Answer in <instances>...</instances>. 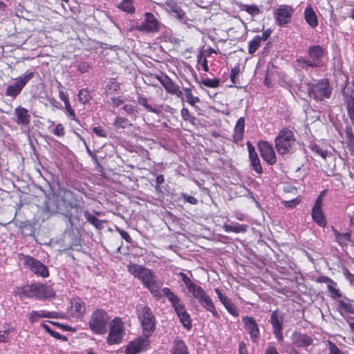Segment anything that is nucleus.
I'll use <instances>...</instances> for the list:
<instances>
[{
  "mask_svg": "<svg viewBox=\"0 0 354 354\" xmlns=\"http://www.w3.org/2000/svg\"><path fill=\"white\" fill-rule=\"evenodd\" d=\"M171 12L172 15L179 20L183 19L185 15V12L177 4H173L171 6Z\"/></svg>",
  "mask_w": 354,
  "mask_h": 354,
  "instance_id": "obj_40",
  "label": "nucleus"
},
{
  "mask_svg": "<svg viewBox=\"0 0 354 354\" xmlns=\"http://www.w3.org/2000/svg\"><path fill=\"white\" fill-rule=\"evenodd\" d=\"M261 44L260 35H257L249 42L248 53L253 54L259 47Z\"/></svg>",
  "mask_w": 354,
  "mask_h": 354,
  "instance_id": "obj_38",
  "label": "nucleus"
},
{
  "mask_svg": "<svg viewBox=\"0 0 354 354\" xmlns=\"http://www.w3.org/2000/svg\"><path fill=\"white\" fill-rule=\"evenodd\" d=\"M90 68V64L87 62H82L79 64L77 69L82 73H86Z\"/></svg>",
  "mask_w": 354,
  "mask_h": 354,
  "instance_id": "obj_55",
  "label": "nucleus"
},
{
  "mask_svg": "<svg viewBox=\"0 0 354 354\" xmlns=\"http://www.w3.org/2000/svg\"><path fill=\"white\" fill-rule=\"evenodd\" d=\"M343 187V183L339 174H333V188L340 189Z\"/></svg>",
  "mask_w": 354,
  "mask_h": 354,
  "instance_id": "obj_52",
  "label": "nucleus"
},
{
  "mask_svg": "<svg viewBox=\"0 0 354 354\" xmlns=\"http://www.w3.org/2000/svg\"><path fill=\"white\" fill-rule=\"evenodd\" d=\"M161 26L160 22L156 17L151 12L145 13V19L140 23H136L135 29L147 33H155L160 31Z\"/></svg>",
  "mask_w": 354,
  "mask_h": 354,
  "instance_id": "obj_8",
  "label": "nucleus"
},
{
  "mask_svg": "<svg viewBox=\"0 0 354 354\" xmlns=\"http://www.w3.org/2000/svg\"><path fill=\"white\" fill-rule=\"evenodd\" d=\"M20 294L26 297L37 299L50 298L55 295V291L50 286L43 283L24 286L21 288Z\"/></svg>",
  "mask_w": 354,
  "mask_h": 354,
  "instance_id": "obj_5",
  "label": "nucleus"
},
{
  "mask_svg": "<svg viewBox=\"0 0 354 354\" xmlns=\"http://www.w3.org/2000/svg\"><path fill=\"white\" fill-rule=\"evenodd\" d=\"M202 84L209 88H216L219 85V80L218 78L205 79L202 80Z\"/></svg>",
  "mask_w": 354,
  "mask_h": 354,
  "instance_id": "obj_45",
  "label": "nucleus"
},
{
  "mask_svg": "<svg viewBox=\"0 0 354 354\" xmlns=\"http://www.w3.org/2000/svg\"><path fill=\"white\" fill-rule=\"evenodd\" d=\"M310 57L318 59L324 55V49L319 46L310 47L308 50Z\"/></svg>",
  "mask_w": 354,
  "mask_h": 354,
  "instance_id": "obj_36",
  "label": "nucleus"
},
{
  "mask_svg": "<svg viewBox=\"0 0 354 354\" xmlns=\"http://www.w3.org/2000/svg\"><path fill=\"white\" fill-rule=\"evenodd\" d=\"M138 102L140 105L143 106L147 111L149 112H152L156 114H159L160 113V109L158 108H153L148 104L147 99L145 97L141 95L139 96L138 97Z\"/></svg>",
  "mask_w": 354,
  "mask_h": 354,
  "instance_id": "obj_34",
  "label": "nucleus"
},
{
  "mask_svg": "<svg viewBox=\"0 0 354 354\" xmlns=\"http://www.w3.org/2000/svg\"><path fill=\"white\" fill-rule=\"evenodd\" d=\"M292 341L297 346L304 347L310 346L313 342V339L310 337L297 332L292 333Z\"/></svg>",
  "mask_w": 354,
  "mask_h": 354,
  "instance_id": "obj_23",
  "label": "nucleus"
},
{
  "mask_svg": "<svg viewBox=\"0 0 354 354\" xmlns=\"http://www.w3.org/2000/svg\"><path fill=\"white\" fill-rule=\"evenodd\" d=\"M227 311L233 316L238 317L239 311L236 306L230 300L225 306Z\"/></svg>",
  "mask_w": 354,
  "mask_h": 354,
  "instance_id": "obj_46",
  "label": "nucleus"
},
{
  "mask_svg": "<svg viewBox=\"0 0 354 354\" xmlns=\"http://www.w3.org/2000/svg\"><path fill=\"white\" fill-rule=\"evenodd\" d=\"M124 336V326L122 320L116 317L110 325V330L107 337V343L110 345L119 344Z\"/></svg>",
  "mask_w": 354,
  "mask_h": 354,
  "instance_id": "obj_11",
  "label": "nucleus"
},
{
  "mask_svg": "<svg viewBox=\"0 0 354 354\" xmlns=\"http://www.w3.org/2000/svg\"><path fill=\"white\" fill-rule=\"evenodd\" d=\"M239 73H240V68L239 66H236L231 69L230 80H231L232 84L235 87H241L239 86L240 82H239V77H238Z\"/></svg>",
  "mask_w": 354,
  "mask_h": 354,
  "instance_id": "obj_39",
  "label": "nucleus"
},
{
  "mask_svg": "<svg viewBox=\"0 0 354 354\" xmlns=\"http://www.w3.org/2000/svg\"><path fill=\"white\" fill-rule=\"evenodd\" d=\"M178 317L180 319V322L182 324L187 328L190 329L192 328V322L190 319L189 315L186 311V309L184 308L183 310H181L176 313Z\"/></svg>",
  "mask_w": 354,
  "mask_h": 354,
  "instance_id": "obj_30",
  "label": "nucleus"
},
{
  "mask_svg": "<svg viewBox=\"0 0 354 354\" xmlns=\"http://www.w3.org/2000/svg\"><path fill=\"white\" fill-rule=\"evenodd\" d=\"M242 321L251 340L256 342L259 337V329L256 320L252 317L245 316L243 317Z\"/></svg>",
  "mask_w": 354,
  "mask_h": 354,
  "instance_id": "obj_18",
  "label": "nucleus"
},
{
  "mask_svg": "<svg viewBox=\"0 0 354 354\" xmlns=\"http://www.w3.org/2000/svg\"><path fill=\"white\" fill-rule=\"evenodd\" d=\"M91 99V96L86 88L81 89L78 93V100L82 104H85Z\"/></svg>",
  "mask_w": 354,
  "mask_h": 354,
  "instance_id": "obj_42",
  "label": "nucleus"
},
{
  "mask_svg": "<svg viewBox=\"0 0 354 354\" xmlns=\"http://www.w3.org/2000/svg\"><path fill=\"white\" fill-rule=\"evenodd\" d=\"M346 136L349 143L354 145V135L348 128L346 129Z\"/></svg>",
  "mask_w": 354,
  "mask_h": 354,
  "instance_id": "obj_63",
  "label": "nucleus"
},
{
  "mask_svg": "<svg viewBox=\"0 0 354 354\" xmlns=\"http://www.w3.org/2000/svg\"><path fill=\"white\" fill-rule=\"evenodd\" d=\"M185 95L187 99V102L194 106L196 103L199 102L200 99L198 97L193 96L191 88H183Z\"/></svg>",
  "mask_w": 354,
  "mask_h": 354,
  "instance_id": "obj_41",
  "label": "nucleus"
},
{
  "mask_svg": "<svg viewBox=\"0 0 354 354\" xmlns=\"http://www.w3.org/2000/svg\"><path fill=\"white\" fill-rule=\"evenodd\" d=\"M24 263L35 274L42 277H46L48 276L47 267L39 260L30 256H25Z\"/></svg>",
  "mask_w": 354,
  "mask_h": 354,
  "instance_id": "obj_12",
  "label": "nucleus"
},
{
  "mask_svg": "<svg viewBox=\"0 0 354 354\" xmlns=\"http://www.w3.org/2000/svg\"><path fill=\"white\" fill-rule=\"evenodd\" d=\"M309 95L316 100H323L325 98H329L330 95V88L328 80H321L317 84L309 85Z\"/></svg>",
  "mask_w": 354,
  "mask_h": 354,
  "instance_id": "obj_9",
  "label": "nucleus"
},
{
  "mask_svg": "<svg viewBox=\"0 0 354 354\" xmlns=\"http://www.w3.org/2000/svg\"><path fill=\"white\" fill-rule=\"evenodd\" d=\"M118 8L130 14L135 12V8L132 5V0H122Z\"/></svg>",
  "mask_w": 354,
  "mask_h": 354,
  "instance_id": "obj_37",
  "label": "nucleus"
},
{
  "mask_svg": "<svg viewBox=\"0 0 354 354\" xmlns=\"http://www.w3.org/2000/svg\"><path fill=\"white\" fill-rule=\"evenodd\" d=\"M295 141V134L291 130L287 128L282 129L274 140L277 151L281 155L292 153Z\"/></svg>",
  "mask_w": 354,
  "mask_h": 354,
  "instance_id": "obj_4",
  "label": "nucleus"
},
{
  "mask_svg": "<svg viewBox=\"0 0 354 354\" xmlns=\"http://www.w3.org/2000/svg\"><path fill=\"white\" fill-rule=\"evenodd\" d=\"M171 305L174 308L176 313L185 308L184 304L180 298L176 300L174 303H171Z\"/></svg>",
  "mask_w": 354,
  "mask_h": 354,
  "instance_id": "obj_51",
  "label": "nucleus"
},
{
  "mask_svg": "<svg viewBox=\"0 0 354 354\" xmlns=\"http://www.w3.org/2000/svg\"><path fill=\"white\" fill-rule=\"evenodd\" d=\"M181 115L184 120L189 121L192 124H194V121L196 120V118L192 115L189 113V111L186 108L182 109Z\"/></svg>",
  "mask_w": 354,
  "mask_h": 354,
  "instance_id": "obj_47",
  "label": "nucleus"
},
{
  "mask_svg": "<svg viewBox=\"0 0 354 354\" xmlns=\"http://www.w3.org/2000/svg\"><path fill=\"white\" fill-rule=\"evenodd\" d=\"M34 72H26L22 77H19L16 82L9 85L6 90V95L12 97L17 96L28 82L35 77Z\"/></svg>",
  "mask_w": 354,
  "mask_h": 354,
  "instance_id": "obj_10",
  "label": "nucleus"
},
{
  "mask_svg": "<svg viewBox=\"0 0 354 354\" xmlns=\"http://www.w3.org/2000/svg\"><path fill=\"white\" fill-rule=\"evenodd\" d=\"M336 283L333 281V300L335 301V299H337V298H342L344 297L343 293L339 290V289L336 288Z\"/></svg>",
  "mask_w": 354,
  "mask_h": 354,
  "instance_id": "obj_58",
  "label": "nucleus"
},
{
  "mask_svg": "<svg viewBox=\"0 0 354 354\" xmlns=\"http://www.w3.org/2000/svg\"><path fill=\"white\" fill-rule=\"evenodd\" d=\"M156 78L160 82L167 92L171 95H175L178 97H182L183 92L180 91L179 86L173 82L167 75H156Z\"/></svg>",
  "mask_w": 354,
  "mask_h": 354,
  "instance_id": "obj_14",
  "label": "nucleus"
},
{
  "mask_svg": "<svg viewBox=\"0 0 354 354\" xmlns=\"http://www.w3.org/2000/svg\"><path fill=\"white\" fill-rule=\"evenodd\" d=\"M15 115L16 116L15 121L17 124L24 127L30 124L31 116L26 108L21 106L15 108Z\"/></svg>",
  "mask_w": 354,
  "mask_h": 354,
  "instance_id": "obj_20",
  "label": "nucleus"
},
{
  "mask_svg": "<svg viewBox=\"0 0 354 354\" xmlns=\"http://www.w3.org/2000/svg\"><path fill=\"white\" fill-rule=\"evenodd\" d=\"M303 63L305 64L306 66L312 68H315L319 66V62L316 60H304Z\"/></svg>",
  "mask_w": 354,
  "mask_h": 354,
  "instance_id": "obj_62",
  "label": "nucleus"
},
{
  "mask_svg": "<svg viewBox=\"0 0 354 354\" xmlns=\"http://www.w3.org/2000/svg\"><path fill=\"white\" fill-rule=\"evenodd\" d=\"M79 137H80V140H82L84 144L85 145L86 148V151H87L88 153L89 154V156L92 157V158L95 160V162L97 164H98V160H97V156L93 154V153L91 151L89 147L87 146L85 140L83 138H82L80 135H79Z\"/></svg>",
  "mask_w": 354,
  "mask_h": 354,
  "instance_id": "obj_60",
  "label": "nucleus"
},
{
  "mask_svg": "<svg viewBox=\"0 0 354 354\" xmlns=\"http://www.w3.org/2000/svg\"><path fill=\"white\" fill-rule=\"evenodd\" d=\"M293 9L290 6L279 7L276 12V19L279 25L283 26L290 22Z\"/></svg>",
  "mask_w": 354,
  "mask_h": 354,
  "instance_id": "obj_19",
  "label": "nucleus"
},
{
  "mask_svg": "<svg viewBox=\"0 0 354 354\" xmlns=\"http://www.w3.org/2000/svg\"><path fill=\"white\" fill-rule=\"evenodd\" d=\"M259 149L261 157L269 165H274L277 162L276 156L273 147L268 142L261 141L259 143Z\"/></svg>",
  "mask_w": 354,
  "mask_h": 354,
  "instance_id": "obj_17",
  "label": "nucleus"
},
{
  "mask_svg": "<svg viewBox=\"0 0 354 354\" xmlns=\"http://www.w3.org/2000/svg\"><path fill=\"white\" fill-rule=\"evenodd\" d=\"M299 201L297 198H295V199H292L289 201H286L285 205H286V207L292 208V207H295L297 204H299Z\"/></svg>",
  "mask_w": 354,
  "mask_h": 354,
  "instance_id": "obj_64",
  "label": "nucleus"
},
{
  "mask_svg": "<svg viewBox=\"0 0 354 354\" xmlns=\"http://www.w3.org/2000/svg\"><path fill=\"white\" fill-rule=\"evenodd\" d=\"M66 110L68 114V115L71 118L72 120H76V115L74 111V110L72 109L70 102L67 101L64 102Z\"/></svg>",
  "mask_w": 354,
  "mask_h": 354,
  "instance_id": "obj_53",
  "label": "nucleus"
},
{
  "mask_svg": "<svg viewBox=\"0 0 354 354\" xmlns=\"http://www.w3.org/2000/svg\"><path fill=\"white\" fill-rule=\"evenodd\" d=\"M337 310L343 315L345 313H354V307L349 303V299L346 297L337 298L335 301Z\"/></svg>",
  "mask_w": 354,
  "mask_h": 354,
  "instance_id": "obj_22",
  "label": "nucleus"
},
{
  "mask_svg": "<svg viewBox=\"0 0 354 354\" xmlns=\"http://www.w3.org/2000/svg\"><path fill=\"white\" fill-rule=\"evenodd\" d=\"M240 9L241 10H244L247 12L249 15L253 17L259 15L261 12L259 7L254 4H241L240 6Z\"/></svg>",
  "mask_w": 354,
  "mask_h": 354,
  "instance_id": "obj_33",
  "label": "nucleus"
},
{
  "mask_svg": "<svg viewBox=\"0 0 354 354\" xmlns=\"http://www.w3.org/2000/svg\"><path fill=\"white\" fill-rule=\"evenodd\" d=\"M86 310L84 302L80 298L74 299L71 302L70 313L73 317H82Z\"/></svg>",
  "mask_w": 354,
  "mask_h": 354,
  "instance_id": "obj_21",
  "label": "nucleus"
},
{
  "mask_svg": "<svg viewBox=\"0 0 354 354\" xmlns=\"http://www.w3.org/2000/svg\"><path fill=\"white\" fill-rule=\"evenodd\" d=\"M149 337L143 335L131 342L125 349V354H136L146 350L149 346Z\"/></svg>",
  "mask_w": 354,
  "mask_h": 354,
  "instance_id": "obj_15",
  "label": "nucleus"
},
{
  "mask_svg": "<svg viewBox=\"0 0 354 354\" xmlns=\"http://www.w3.org/2000/svg\"><path fill=\"white\" fill-rule=\"evenodd\" d=\"M53 133L58 136H63L65 133L64 127L62 124H59L56 126L53 131Z\"/></svg>",
  "mask_w": 354,
  "mask_h": 354,
  "instance_id": "obj_59",
  "label": "nucleus"
},
{
  "mask_svg": "<svg viewBox=\"0 0 354 354\" xmlns=\"http://www.w3.org/2000/svg\"><path fill=\"white\" fill-rule=\"evenodd\" d=\"M244 129L245 119L243 118H240L237 120L234 129L233 139L234 142L238 143L239 141L243 140Z\"/></svg>",
  "mask_w": 354,
  "mask_h": 354,
  "instance_id": "obj_25",
  "label": "nucleus"
},
{
  "mask_svg": "<svg viewBox=\"0 0 354 354\" xmlns=\"http://www.w3.org/2000/svg\"><path fill=\"white\" fill-rule=\"evenodd\" d=\"M171 354H189L187 347L183 340L178 338L174 340Z\"/></svg>",
  "mask_w": 354,
  "mask_h": 354,
  "instance_id": "obj_27",
  "label": "nucleus"
},
{
  "mask_svg": "<svg viewBox=\"0 0 354 354\" xmlns=\"http://www.w3.org/2000/svg\"><path fill=\"white\" fill-rule=\"evenodd\" d=\"M188 291L206 310L212 313L213 316L218 317L212 299L200 286L196 284Z\"/></svg>",
  "mask_w": 354,
  "mask_h": 354,
  "instance_id": "obj_7",
  "label": "nucleus"
},
{
  "mask_svg": "<svg viewBox=\"0 0 354 354\" xmlns=\"http://www.w3.org/2000/svg\"><path fill=\"white\" fill-rule=\"evenodd\" d=\"M162 291V296L164 295L165 297H166L168 299L170 304L174 303L176 300L179 299V297L169 288H164Z\"/></svg>",
  "mask_w": 354,
  "mask_h": 354,
  "instance_id": "obj_44",
  "label": "nucleus"
},
{
  "mask_svg": "<svg viewBox=\"0 0 354 354\" xmlns=\"http://www.w3.org/2000/svg\"><path fill=\"white\" fill-rule=\"evenodd\" d=\"M183 196L184 199L185 200V201H187L191 204L196 205L198 203V200L196 198H194V196H189L187 194H183Z\"/></svg>",
  "mask_w": 354,
  "mask_h": 354,
  "instance_id": "obj_61",
  "label": "nucleus"
},
{
  "mask_svg": "<svg viewBox=\"0 0 354 354\" xmlns=\"http://www.w3.org/2000/svg\"><path fill=\"white\" fill-rule=\"evenodd\" d=\"M344 96L345 97L348 113L353 120L354 119V97L352 95H350V93L344 95Z\"/></svg>",
  "mask_w": 354,
  "mask_h": 354,
  "instance_id": "obj_32",
  "label": "nucleus"
},
{
  "mask_svg": "<svg viewBox=\"0 0 354 354\" xmlns=\"http://www.w3.org/2000/svg\"><path fill=\"white\" fill-rule=\"evenodd\" d=\"M136 310L142 326L143 335L150 337L156 329V318L151 308L146 305L138 304Z\"/></svg>",
  "mask_w": 354,
  "mask_h": 354,
  "instance_id": "obj_3",
  "label": "nucleus"
},
{
  "mask_svg": "<svg viewBox=\"0 0 354 354\" xmlns=\"http://www.w3.org/2000/svg\"><path fill=\"white\" fill-rule=\"evenodd\" d=\"M129 271L140 279L143 285L149 290L154 297L158 299L162 297L160 290L162 283L157 280V277L149 269L140 265L133 264L129 266Z\"/></svg>",
  "mask_w": 354,
  "mask_h": 354,
  "instance_id": "obj_2",
  "label": "nucleus"
},
{
  "mask_svg": "<svg viewBox=\"0 0 354 354\" xmlns=\"http://www.w3.org/2000/svg\"><path fill=\"white\" fill-rule=\"evenodd\" d=\"M46 207L50 212L59 213L67 217L71 225H73V217L78 218L82 212L80 205L72 203L60 194H52L46 202Z\"/></svg>",
  "mask_w": 354,
  "mask_h": 354,
  "instance_id": "obj_1",
  "label": "nucleus"
},
{
  "mask_svg": "<svg viewBox=\"0 0 354 354\" xmlns=\"http://www.w3.org/2000/svg\"><path fill=\"white\" fill-rule=\"evenodd\" d=\"M342 273L350 284L354 287V274L351 273L346 268H342Z\"/></svg>",
  "mask_w": 354,
  "mask_h": 354,
  "instance_id": "obj_50",
  "label": "nucleus"
},
{
  "mask_svg": "<svg viewBox=\"0 0 354 354\" xmlns=\"http://www.w3.org/2000/svg\"><path fill=\"white\" fill-rule=\"evenodd\" d=\"M109 320V315L105 311L96 310L92 313L89 319V327L95 334H104L106 332Z\"/></svg>",
  "mask_w": 354,
  "mask_h": 354,
  "instance_id": "obj_6",
  "label": "nucleus"
},
{
  "mask_svg": "<svg viewBox=\"0 0 354 354\" xmlns=\"http://www.w3.org/2000/svg\"><path fill=\"white\" fill-rule=\"evenodd\" d=\"M325 192V190L321 192L319 197L317 198L312 210V217L313 221L321 227H325L326 225L325 217L322 211V198Z\"/></svg>",
  "mask_w": 354,
  "mask_h": 354,
  "instance_id": "obj_16",
  "label": "nucleus"
},
{
  "mask_svg": "<svg viewBox=\"0 0 354 354\" xmlns=\"http://www.w3.org/2000/svg\"><path fill=\"white\" fill-rule=\"evenodd\" d=\"M336 241L342 247V250L347 247L351 241V234L349 232L339 233L333 229Z\"/></svg>",
  "mask_w": 354,
  "mask_h": 354,
  "instance_id": "obj_28",
  "label": "nucleus"
},
{
  "mask_svg": "<svg viewBox=\"0 0 354 354\" xmlns=\"http://www.w3.org/2000/svg\"><path fill=\"white\" fill-rule=\"evenodd\" d=\"M180 276L181 277V279L185 284L188 290L196 284L193 281H192L185 273L180 272Z\"/></svg>",
  "mask_w": 354,
  "mask_h": 354,
  "instance_id": "obj_48",
  "label": "nucleus"
},
{
  "mask_svg": "<svg viewBox=\"0 0 354 354\" xmlns=\"http://www.w3.org/2000/svg\"><path fill=\"white\" fill-rule=\"evenodd\" d=\"M335 83L336 87L340 91L343 95L351 93L350 89L346 86L347 77L344 73L340 71L337 72L335 74Z\"/></svg>",
  "mask_w": 354,
  "mask_h": 354,
  "instance_id": "obj_24",
  "label": "nucleus"
},
{
  "mask_svg": "<svg viewBox=\"0 0 354 354\" xmlns=\"http://www.w3.org/2000/svg\"><path fill=\"white\" fill-rule=\"evenodd\" d=\"M122 109L127 114L131 115L136 118L137 110H136V107H134L133 105L125 104Z\"/></svg>",
  "mask_w": 354,
  "mask_h": 354,
  "instance_id": "obj_49",
  "label": "nucleus"
},
{
  "mask_svg": "<svg viewBox=\"0 0 354 354\" xmlns=\"http://www.w3.org/2000/svg\"><path fill=\"white\" fill-rule=\"evenodd\" d=\"M93 132L100 137L105 138L107 136V131L101 127H95L93 129Z\"/></svg>",
  "mask_w": 354,
  "mask_h": 354,
  "instance_id": "obj_54",
  "label": "nucleus"
},
{
  "mask_svg": "<svg viewBox=\"0 0 354 354\" xmlns=\"http://www.w3.org/2000/svg\"><path fill=\"white\" fill-rule=\"evenodd\" d=\"M223 229L226 232H232L234 233H244L247 230V225L239 223L233 225H224Z\"/></svg>",
  "mask_w": 354,
  "mask_h": 354,
  "instance_id": "obj_31",
  "label": "nucleus"
},
{
  "mask_svg": "<svg viewBox=\"0 0 354 354\" xmlns=\"http://www.w3.org/2000/svg\"><path fill=\"white\" fill-rule=\"evenodd\" d=\"M42 311H32L30 316H29V319L31 322H35L36 321H37V319L39 318V317H44L41 315H42Z\"/></svg>",
  "mask_w": 354,
  "mask_h": 354,
  "instance_id": "obj_56",
  "label": "nucleus"
},
{
  "mask_svg": "<svg viewBox=\"0 0 354 354\" xmlns=\"http://www.w3.org/2000/svg\"><path fill=\"white\" fill-rule=\"evenodd\" d=\"M304 14L306 21L310 27L315 28L317 26V17L311 6H308L305 8Z\"/></svg>",
  "mask_w": 354,
  "mask_h": 354,
  "instance_id": "obj_26",
  "label": "nucleus"
},
{
  "mask_svg": "<svg viewBox=\"0 0 354 354\" xmlns=\"http://www.w3.org/2000/svg\"><path fill=\"white\" fill-rule=\"evenodd\" d=\"M117 231L119 232L122 238L124 239L127 242L131 243L132 239L127 232L120 228H117Z\"/></svg>",
  "mask_w": 354,
  "mask_h": 354,
  "instance_id": "obj_57",
  "label": "nucleus"
},
{
  "mask_svg": "<svg viewBox=\"0 0 354 354\" xmlns=\"http://www.w3.org/2000/svg\"><path fill=\"white\" fill-rule=\"evenodd\" d=\"M114 125L117 128L124 129L128 126H132V124L129 122V120L123 117H117L114 120Z\"/></svg>",
  "mask_w": 354,
  "mask_h": 354,
  "instance_id": "obj_43",
  "label": "nucleus"
},
{
  "mask_svg": "<svg viewBox=\"0 0 354 354\" xmlns=\"http://www.w3.org/2000/svg\"><path fill=\"white\" fill-rule=\"evenodd\" d=\"M283 315L278 310L273 311L270 317V323L273 328V333L279 342H282L283 340V334L281 333L283 330Z\"/></svg>",
  "mask_w": 354,
  "mask_h": 354,
  "instance_id": "obj_13",
  "label": "nucleus"
},
{
  "mask_svg": "<svg viewBox=\"0 0 354 354\" xmlns=\"http://www.w3.org/2000/svg\"><path fill=\"white\" fill-rule=\"evenodd\" d=\"M249 158L250 160V164L252 166L253 169L257 174H261L262 168L257 153H252V156H249Z\"/></svg>",
  "mask_w": 354,
  "mask_h": 354,
  "instance_id": "obj_35",
  "label": "nucleus"
},
{
  "mask_svg": "<svg viewBox=\"0 0 354 354\" xmlns=\"http://www.w3.org/2000/svg\"><path fill=\"white\" fill-rule=\"evenodd\" d=\"M84 215L86 221L93 225L96 229L102 230L104 228V223L106 222L105 221L98 219L88 210L84 212Z\"/></svg>",
  "mask_w": 354,
  "mask_h": 354,
  "instance_id": "obj_29",
  "label": "nucleus"
}]
</instances>
